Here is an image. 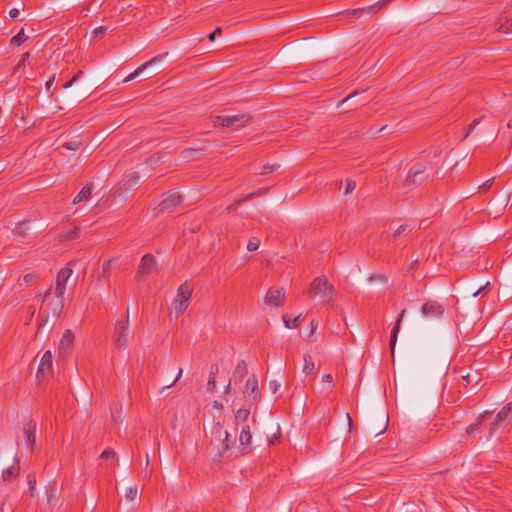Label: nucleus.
I'll use <instances>...</instances> for the list:
<instances>
[{
    "label": "nucleus",
    "instance_id": "1",
    "mask_svg": "<svg viewBox=\"0 0 512 512\" xmlns=\"http://www.w3.org/2000/svg\"><path fill=\"white\" fill-rule=\"evenodd\" d=\"M72 273H73L72 269H70L69 267H65V268L61 269L57 274L56 283H55L56 284L55 294L57 297V302L54 305V307H52V309H51L52 316L54 318H59L63 311L66 285H67V281L71 277Z\"/></svg>",
    "mask_w": 512,
    "mask_h": 512
},
{
    "label": "nucleus",
    "instance_id": "2",
    "mask_svg": "<svg viewBox=\"0 0 512 512\" xmlns=\"http://www.w3.org/2000/svg\"><path fill=\"white\" fill-rule=\"evenodd\" d=\"M333 291V286L325 276L316 277L308 289L311 297H319L323 303H328L332 300Z\"/></svg>",
    "mask_w": 512,
    "mask_h": 512
},
{
    "label": "nucleus",
    "instance_id": "3",
    "mask_svg": "<svg viewBox=\"0 0 512 512\" xmlns=\"http://www.w3.org/2000/svg\"><path fill=\"white\" fill-rule=\"evenodd\" d=\"M193 289L188 281L181 284L177 290V294L174 297L171 304V312H175L176 316H179L184 312L191 301Z\"/></svg>",
    "mask_w": 512,
    "mask_h": 512
},
{
    "label": "nucleus",
    "instance_id": "4",
    "mask_svg": "<svg viewBox=\"0 0 512 512\" xmlns=\"http://www.w3.org/2000/svg\"><path fill=\"white\" fill-rule=\"evenodd\" d=\"M129 324V309H127L125 317L117 320L114 327V345L119 349L125 348L128 344L130 334Z\"/></svg>",
    "mask_w": 512,
    "mask_h": 512
},
{
    "label": "nucleus",
    "instance_id": "5",
    "mask_svg": "<svg viewBox=\"0 0 512 512\" xmlns=\"http://www.w3.org/2000/svg\"><path fill=\"white\" fill-rule=\"evenodd\" d=\"M428 178L426 166L418 163L408 170L403 186L411 190L424 183Z\"/></svg>",
    "mask_w": 512,
    "mask_h": 512
},
{
    "label": "nucleus",
    "instance_id": "6",
    "mask_svg": "<svg viewBox=\"0 0 512 512\" xmlns=\"http://www.w3.org/2000/svg\"><path fill=\"white\" fill-rule=\"evenodd\" d=\"M252 117L246 114L232 116H217L213 121L215 126L240 128L248 125Z\"/></svg>",
    "mask_w": 512,
    "mask_h": 512
},
{
    "label": "nucleus",
    "instance_id": "7",
    "mask_svg": "<svg viewBox=\"0 0 512 512\" xmlns=\"http://www.w3.org/2000/svg\"><path fill=\"white\" fill-rule=\"evenodd\" d=\"M182 203V197L180 194L174 191H170L164 195L163 200L158 205L160 212H172Z\"/></svg>",
    "mask_w": 512,
    "mask_h": 512
},
{
    "label": "nucleus",
    "instance_id": "8",
    "mask_svg": "<svg viewBox=\"0 0 512 512\" xmlns=\"http://www.w3.org/2000/svg\"><path fill=\"white\" fill-rule=\"evenodd\" d=\"M212 437L222 442V448L219 450V455L222 456L224 452L230 449L234 441L230 440L228 431H224L220 423H216L211 431Z\"/></svg>",
    "mask_w": 512,
    "mask_h": 512
},
{
    "label": "nucleus",
    "instance_id": "9",
    "mask_svg": "<svg viewBox=\"0 0 512 512\" xmlns=\"http://www.w3.org/2000/svg\"><path fill=\"white\" fill-rule=\"evenodd\" d=\"M156 267L155 257L151 254H146L142 257L135 279L141 282L150 274Z\"/></svg>",
    "mask_w": 512,
    "mask_h": 512
},
{
    "label": "nucleus",
    "instance_id": "10",
    "mask_svg": "<svg viewBox=\"0 0 512 512\" xmlns=\"http://www.w3.org/2000/svg\"><path fill=\"white\" fill-rule=\"evenodd\" d=\"M244 394L248 395L252 405H258L261 401V394L258 391V379L255 375L249 376L244 387Z\"/></svg>",
    "mask_w": 512,
    "mask_h": 512
},
{
    "label": "nucleus",
    "instance_id": "11",
    "mask_svg": "<svg viewBox=\"0 0 512 512\" xmlns=\"http://www.w3.org/2000/svg\"><path fill=\"white\" fill-rule=\"evenodd\" d=\"M52 362V353L48 350L43 354L37 369L36 377L38 381H44L48 378L52 371Z\"/></svg>",
    "mask_w": 512,
    "mask_h": 512
},
{
    "label": "nucleus",
    "instance_id": "12",
    "mask_svg": "<svg viewBox=\"0 0 512 512\" xmlns=\"http://www.w3.org/2000/svg\"><path fill=\"white\" fill-rule=\"evenodd\" d=\"M285 302L284 288L271 287L265 296V304L273 307H280Z\"/></svg>",
    "mask_w": 512,
    "mask_h": 512
},
{
    "label": "nucleus",
    "instance_id": "13",
    "mask_svg": "<svg viewBox=\"0 0 512 512\" xmlns=\"http://www.w3.org/2000/svg\"><path fill=\"white\" fill-rule=\"evenodd\" d=\"M512 419V401L505 405L496 415L495 422L490 428L489 434L493 435L499 425L508 423Z\"/></svg>",
    "mask_w": 512,
    "mask_h": 512
},
{
    "label": "nucleus",
    "instance_id": "14",
    "mask_svg": "<svg viewBox=\"0 0 512 512\" xmlns=\"http://www.w3.org/2000/svg\"><path fill=\"white\" fill-rule=\"evenodd\" d=\"M421 312L426 317L439 318L444 313V307L438 301L430 300L422 305Z\"/></svg>",
    "mask_w": 512,
    "mask_h": 512
},
{
    "label": "nucleus",
    "instance_id": "15",
    "mask_svg": "<svg viewBox=\"0 0 512 512\" xmlns=\"http://www.w3.org/2000/svg\"><path fill=\"white\" fill-rule=\"evenodd\" d=\"M390 1L391 0H380L372 5L350 10L348 11V14L352 17H359L362 13L373 15L384 8Z\"/></svg>",
    "mask_w": 512,
    "mask_h": 512
},
{
    "label": "nucleus",
    "instance_id": "16",
    "mask_svg": "<svg viewBox=\"0 0 512 512\" xmlns=\"http://www.w3.org/2000/svg\"><path fill=\"white\" fill-rule=\"evenodd\" d=\"M168 55V53L159 54L149 61H146L142 65H140L133 73H131L128 77L125 78L124 82H129L136 78L140 73H142L144 70L148 69L149 67L154 66L155 64L162 61L163 58H165Z\"/></svg>",
    "mask_w": 512,
    "mask_h": 512
},
{
    "label": "nucleus",
    "instance_id": "17",
    "mask_svg": "<svg viewBox=\"0 0 512 512\" xmlns=\"http://www.w3.org/2000/svg\"><path fill=\"white\" fill-rule=\"evenodd\" d=\"M207 141H203L201 143V145L199 146H196V147H190V148H186L184 149L181 154H180V158L184 161V162H191V161H194L196 159H198L200 157V153L205 149V144H206Z\"/></svg>",
    "mask_w": 512,
    "mask_h": 512
},
{
    "label": "nucleus",
    "instance_id": "18",
    "mask_svg": "<svg viewBox=\"0 0 512 512\" xmlns=\"http://www.w3.org/2000/svg\"><path fill=\"white\" fill-rule=\"evenodd\" d=\"M23 431L28 446L30 449H33L36 442V423L32 420L25 422L23 424Z\"/></svg>",
    "mask_w": 512,
    "mask_h": 512
},
{
    "label": "nucleus",
    "instance_id": "19",
    "mask_svg": "<svg viewBox=\"0 0 512 512\" xmlns=\"http://www.w3.org/2000/svg\"><path fill=\"white\" fill-rule=\"evenodd\" d=\"M404 314H405V309H403L400 312V314L396 320V323L390 332L389 346H390V351H391V356H392L393 361H394V352H395V345H396V341H397V335L399 333L400 325H401Z\"/></svg>",
    "mask_w": 512,
    "mask_h": 512
},
{
    "label": "nucleus",
    "instance_id": "20",
    "mask_svg": "<svg viewBox=\"0 0 512 512\" xmlns=\"http://www.w3.org/2000/svg\"><path fill=\"white\" fill-rule=\"evenodd\" d=\"M266 190H267L266 188L260 189L258 191H255V192H252L250 194H247L243 198H240V199L234 201L232 204H230L229 206L226 207V212L227 213H231V212L235 211L240 204H242L243 202H246L248 200H251L254 197H257V196L261 195Z\"/></svg>",
    "mask_w": 512,
    "mask_h": 512
},
{
    "label": "nucleus",
    "instance_id": "21",
    "mask_svg": "<svg viewBox=\"0 0 512 512\" xmlns=\"http://www.w3.org/2000/svg\"><path fill=\"white\" fill-rule=\"evenodd\" d=\"M45 492L47 495L48 505L54 507L59 499L56 483H49L45 488Z\"/></svg>",
    "mask_w": 512,
    "mask_h": 512
},
{
    "label": "nucleus",
    "instance_id": "22",
    "mask_svg": "<svg viewBox=\"0 0 512 512\" xmlns=\"http://www.w3.org/2000/svg\"><path fill=\"white\" fill-rule=\"evenodd\" d=\"M248 373V367L244 360H241L237 363L234 372H233V380L235 383L241 382L244 377Z\"/></svg>",
    "mask_w": 512,
    "mask_h": 512
},
{
    "label": "nucleus",
    "instance_id": "23",
    "mask_svg": "<svg viewBox=\"0 0 512 512\" xmlns=\"http://www.w3.org/2000/svg\"><path fill=\"white\" fill-rule=\"evenodd\" d=\"M19 475V459H15V465L8 467L2 471V479L4 481H11Z\"/></svg>",
    "mask_w": 512,
    "mask_h": 512
},
{
    "label": "nucleus",
    "instance_id": "24",
    "mask_svg": "<svg viewBox=\"0 0 512 512\" xmlns=\"http://www.w3.org/2000/svg\"><path fill=\"white\" fill-rule=\"evenodd\" d=\"M92 195V184L87 183L81 191L75 196L73 204H78L83 200H88Z\"/></svg>",
    "mask_w": 512,
    "mask_h": 512
},
{
    "label": "nucleus",
    "instance_id": "25",
    "mask_svg": "<svg viewBox=\"0 0 512 512\" xmlns=\"http://www.w3.org/2000/svg\"><path fill=\"white\" fill-rule=\"evenodd\" d=\"M251 431L249 425L243 426L240 432L239 441L243 447H248L251 444Z\"/></svg>",
    "mask_w": 512,
    "mask_h": 512
},
{
    "label": "nucleus",
    "instance_id": "26",
    "mask_svg": "<svg viewBox=\"0 0 512 512\" xmlns=\"http://www.w3.org/2000/svg\"><path fill=\"white\" fill-rule=\"evenodd\" d=\"M490 415H491V413L489 411H486L483 414H481L479 416L477 422H475L467 427V434L471 435V434L478 432L481 428L483 420Z\"/></svg>",
    "mask_w": 512,
    "mask_h": 512
},
{
    "label": "nucleus",
    "instance_id": "27",
    "mask_svg": "<svg viewBox=\"0 0 512 512\" xmlns=\"http://www.w3.org/2000/svg\"><path fill=\"white\" fill-rule=\"evenodd\" d=\"M74 341V335L70 330H67L60 340V350L69 349Z\"/></svg>",
    "mask_w": 512,
    "mask_h": 512
},
{
    "label": "nucleus",
    "instance_id": "28",
    "mask_svg": "<svg viewBox=\"0 0 512 512\" xmlns=\"http://www.w3.org/2000/svg\"><path fill=\"white\" fill-rule=\"evenodd\" d=\"M301 314L294 317V318H291L289 315L285 314L283 315V321H284V324L287 328L289 329H292V328H297L300 324V319H301Z\"/></svg>",
    "mask_w": 512,
    "mask_h": 512
},
{
    "label": "nucleus",
    "instance_id": "29",
    "mask_svg": "<svg viewBox=\"0 0 512 512\" xmlns=\"http://www.w3.org/2000/svg\"><path fill=\"white\" fill-rule=\"evenodd\" d=\"M250 415V409L249 408H240L237 410L235 414V421L237 423L244 422L248 419Z\"/></svg>",
    "mask_w": 512,
    "mask_h": 512
},
{
    "label": "nucleus",
    "instance_id": "30",
    "mask_svg": "<svg viewBox=\"0 0 512 512\" xmlns=\"http://www.w3.org/2000/svg\"><path fill=\"white\" fill-rule=\"evenodd\" d=\"M30 224V222H22V223H18L16 225V227L14 228L13 230V235L14 236H19V237H25L26 236V230H27V226Z\"/></svg>",
    "mask_w": 512,
    "mask_h": 512
},
{
    "label": "nucleus",
    "instance_id": "31",
    "mask_svg": "<svg viewBox=\"0 0 512 512\" xmlns=\"http://www.w3.org/2000/svg\"><path fill=\"white\" fill-rule=\"evenodd\" d=\"M26 35L24 32V29H21L15 36L11 38V45L13 46H19L26 40Z\"/></svg>",
    "mask_w": 512,
    "mask_h": 512
},
{
    "label": "nucleus",
    "instance_id": "32",
    "mask_svg": "<svg viewBox=\"0 0 512 512\" xmlns=\"http://www.w3.org/2000/svg\"><path fill=\"white\" fill-rule=\"evenodd\" d=\"M38 279H39V275L36 272H31V273L25 274L22 278V281L25 286H31Z\"/></svg>",
    "mask_w": 512,
    "mask_h": 512
},
{
    "label": "nucleus",
    "instance_id": "33",
    "mask_svg": "<svg viewBox=\"0 0 512 512\" xmlns=\"http://www.w3.org/2000/svg\"><path fill=\"white\" fill-rule=\"evenodd\" d=\"M497 31L503 34L512 35V19L500 24L497 28Z\"/></svg>",
    "mask_w": 512,
    "mask_h": 512
},
{
    "label": "nucleus",
    "instance_id": "34",
    "mask_svg": "<svg viewBox=\"0 0 512 512\" xmlns=\"http://www.w3.org/2000/svg\"><path fill=\"white\" fill-rule=\"evenodd\" d=\"M315 369V364L312 361L310 355H304V367L303 371L309 373Z\"/></svg>",
    "mask_w": 512,
    "mask_h": 512
},
{
    "label": "nucleus",
    "instance_id": "35",
    "mask_svg": "<svg viewBox=\"0 0 512 512\" xmlns=\"http://www.w3.org/2000/svg\"><path fill=\"white\" fill-rule=\"evenodd\" d=\"M100 459L101 460H112V461L116 460V453L112 448H107L101 453Z\"/></svg>",
    "mask_w": 512,
    "mask_h": 512
},
{
    "label": "nucleus",
    "instance_id": "36",
    "mask_svg": "<svg viewBox=\"0 0 512 512\" xmlns=\"http://www.w3.org/2000/svg\"><path fill=\"white\" fill-rule=\"evenodd\" d=\"M260 246V239L258 237H251L247 243V250L250 252L256 251Z\"/></svg>",
    "mask_w": 512,
    "mask_h": 512
},
{
    "label": "nucleus",
    "instance_id": "37",
    "mask_svg": "<svg viewBox=\"0 0 512 512\" xmlns=\"http://www.w3.org/2000/svg\"><path fill=\"white\" fill-rule=\"evenodd\" d=\"M126 498L128 500H131V501H135L138 497V488L136 485L134 486H131L127 489L126 491V494H125Z\"/></svg>",
    "mask_w": 512,
    "mask_h": 512
},
{
    "label": "nucleus",
    "instance_id": "38",
    "mask_svg": "<svg viewBox=\"0 0 512 512\" xmlns=\"http://www.w3.org/2000/svg\"><path fill=\"white\" fill-rule=\"evenodd\" d=\"M494 180L495 178L492 177L488 180H486L484 183H482L479 187H478V191L480 193H486L492 186H493V183H494Z\"/></svg>",
    "mask_w": 512,
    "mask_h": 512
},
{
    "label": "nucleus",
    "instance_id": "39",
    "mask_svg": "<svg viewBox=\"0 0 512 512\" xmlns=\"http://www.w3.org/2000/svg\"><path fill=\"white\" fill-rule=\"evenodd\" d=\"M412 228H410L408 225H401L399 226L395 232L392 235L393 240H395L397 237L401 236L402 234L411 231Z\"/></svg>",
    "mask_w": 512,
    "mask_h": 512
},
{
    "label": "nucleus",
    "instance_id": "40",
    "mask_svg": "<svg viewBox=\"0 0 512 512\" xmlns=\"http://www.w3.org/2000/svg\"><path fill=\"white\" fill-rule=\"evenodd\" d=\"M87 94V90L76 91L72 95H70V97L72 98V102H79L82 99H85L87 97Z\"/></svg>",
    "mask_w": 512,
    "mask_h": 512
},
{
    "label": "nucleus",
    "instance_id": "41",
    "mask_svg": "<svg viewBox=\"0 0 512 512\" xmlns=\"http://www.w3.org/2000/svg\"><path fill=\"white\" fill-rule=\"evenodd\" d=\"M280 165L279 164H265L261 167V171L259 172L260 174H267V173H271L273 171H276L277 169H279Z\"/></svg>",
    "mask_w": 512,
    "mask_h": 512
},
{
    "label": "nucleus",
    "instance_id": "42",
    "mask_svg": "<svg viewBox=\"0 0 512 512\" xmlns=\"http://www.w3.org/2000/svg\"><path fill=\"white\" fill-rule=\"evenodd\" d=\"M81 142L78 140L67 141L63 143V147L67 150H77L81 146Z\"/></svg>",
    "mask_w": 512,
    "mask_h": 512
},
{
    "label": "nucleus",
    "instance_id": "43",
    "mask_svg": "<svg viewBox=\"0 0 512 512\" xmlns=\"http://www.w3.org/2000/svg\"><path fill=\"white\" fill-rule=\"evenodd\" d=\"M27 482H28V485H29V489L31 491V496H33V491L36 488V476H35L34 473H29L27 475Z\"/></svg>",
    "mask_w": 512,
    "mask_h": 512
},
{
    "label": "nucleus",
    "instance_id": "44",
    "mask_svg": "<svg viewBox=\"0 0 512 512\" xmlns=\"http://www.w3.org/2000/svg\"><path fill=\"white\" fill-rule=\"evenodd\" d=\"M107 32L106 26H99L93 30V37L98 39L102 38Z\"/></svg>",
    "mask_w": 512,
    "mask_h": 512
},
{
    "label": "nucleus",
    "instance_id": "45",
    "mask_svg": "<svg viewBox=\"0 0 512 512\" xmlns=\"http://www.w3.org/2000/svg\"><path fill=\"white\" fill-rule=\"evenodd\" d=\"M82 75H83V72H82V71H78V72H77V74H76V75H74V76H73V78H72L70 81L66 82V83L63 85V87H64L65 89H68V88L72 87V86H73V85H74V84L79 80V78H80Z\"/></svg>",
    "mask_w": 512,
    "mask_h": 512
},
{
    "label": "nucleus",
    "instance_id": "46",
    "mask_svg": "<svg viewBox=\"0 0 512 512\" xmlns=\"http://www.w3.org/2000/svg\"><path fill=\"white\" fill-rule=\"evenodd\" d=\"M355 188H356L355 181H353L352 179H346V187H345L344 194L352 193Z\"/></svg>",
    "mask_w": 512,
    "mask_h": 512
},
{
    "label": "nucleus",
    "instance_id": "47",
    "mask_svg": "<svg viewBox=\"0 0 512 512\" xmlns=\"http://www.w3.org/2000/svg\"><path fill=\"white\" fill-rule=\"evenodd\" d=\"M112 261H113V260H108V261H105V262L102 264V273H103V277H104V278H106V279L109 277V269H110V267H111Z\"/></svg>",
    "mask_w": 512,
    "mask_h": 512
},
{
    "label": "nucleus",
    "instance_id": "48",
    "mask_svg": "<svg viewBox=\"0 0 512 512\" xmlns=\"http://www.w3.org/2000/svg\"><path fill=\"white\" fill-rule=\"evenodd\" d=\"M30 54L29 52H26L22 55L21 59L17 63L15 69L18 70L20 67L25 66L27 61L29 60Z\"/></svg>",
    "mask_w": 512,
    "mask_h": 512
},
{
    "label": "nucleus",
    "instance_id": "49",
    "mask_svg": "<svg viewBox=\"0 0 512 512\" xmlns=\"http://www.w3.org/2000/svg\"><path fill=\"white\" fill-rule=\"evenodd\" d=\"M488 286H489V283H486V285L480 287L476 292H474L473 296L477 297L479 295L483 296V295L487 294L489 291Z\"/></svg>",
    "mask_w": 512,
    "mask_h": 512
},
{
    "label": "nucleus",
    "instance_id": "50",
    "mask_svg": "<svg viewBox=\"0 0 512 512\" xmlns=\"http://www.w3.org/2000/svg\"><path fill=\"white\" fill-rule=\"evenodd\" d=\"M216 388V378L209 377L208 383H207V390L210 392H213Z\"/></svg>",
    "mask_w": 512,
    "mask_h": 512
},
{
    "label": "nucleus",
    "instance_id": "51",
    "mask_svg": "<svg viewBox=\"0 0 512 512\" xmlns=\"http://www.w3.org/2000/svg\"><path fill=\"white\" fill-rule=\"evenodd\" d=\"M280 388V383H278L276 380H272L269 382V389L272 391V393H276Z\"/></svg>",
    "mask_w": 512,
    "mask_h": 512
},
{
    "label": "nucleus",
    "instance_id": "52",
    "mask_svg": "<svg viewBox=\"0 0 512 512\" xmlns=\"http://www.w3.org/2000/svg\"><path fill=\"white\" fill-rule=\"evenodd\" d=\"M79 229L77 227H74L73 230L69 231L66 235V238L68 240H73L78 236Z\"/></svg>",
    "mask_w": 512,
    "mask_h": 512
},
{
    "label": "nucleus",
    "instance_id": "53",
    "mask_svg": "<svg viewBox=\"0 0 512 512\" xmlns=\"http://www.w3.org/2000/svg\"><path fill=\"white\" fill-rule=\"evenodd\" d=\"M51 292H52V286L49 287V289L46 291V293L43 296L37 295L36 298L43 303V302H45L48 299V297L50 296Z\"/></svg>",
    "mask_w": 512,
    "mask_h": 512
},
{
    "label": "nucleus",
    "instance_id": "54",
    "mask_svg": "<svg viewBox=\"0 0 512 512\" xmlns=\"http://www.w3.org/2000/svg\"><path fill=\"white\" fill-rule=\"evenodd\" d=\"M222 32L221 27H217L212 33L209 34L208 38L211 42L215 40L216 35H220Z\"/></svg>",
    "mask_w": 512,
    "mask_h": 512
},
{
    "label": "nucleus",
    "instance_id": "55",
    "mask_svg": "<svg viewBox=\"0 0 512 512\" xmlns=\"http://www.w3.org/2000/svg\"><path fill=\"white\" fill-rule=\"evenodd\" d=\"M482 121V117L480 118H477L475 119L469 126H468V130L469 132H472L474 130V128L479 125Z\"/></svg>",
    "mask_w": 512,
    "mask_h": 512
},
{
    "label": "nucleus",
    "instance_id": "56",
    "mask_svg": "<svg viewBox=\"0 0 512 512\" xmlns=\"http://www.w3.org/2000/svg\"><path fill=\"white\" fill-rule=\"evenodd\" d=\"M219 371V367L217 364H213L210 368V375L209 377H214L216 378V374L218 373Z\"/></svg>",
    "mask_w": 512,
    "mask_h": 512
},
{
    "label": "nucleus",
    "instance_id": "57",
    "mask_svg": "<svg viewBox=\"0 0 512 512\" xmlns=\"http://www.w3.org/2000/svg\"><path fill=\"white\" fill-rule=\"evenodd\" d=\"M322 381L331 384L333 382V377L331 374H324L322 376Z\"/></svg>",
    "mask_w": 512,
    "mask_h": 512
},
{
    "label": "nucleus",
    "instance_id": "58",
    "mask_svg": "<svg viewBox=\"0 0 512 512\" xmlns=\"http://www.w3.org/2000/svg\"><path fill=\"white\" fill-rule=\"evenodd\" d=\"M139 183V177L134 176L132 179L129 180L128 185L129 187L135 186Z\"/></svg>",
    "mask_w": 512,
    "mask_h": 512
},
{
    "label": "nucleus",
    "instance_id": "59",
    "mask_svg": "<svg viewBox=\"0 0 512 512\" xmlns=\"http://www.w3.org/2000/svg\"><path fill=\"white\" fill-rule=\"evenodd\" d=\"M19 13H20L19 10L16 8H13L9 11V15L11 18H17Z\"/></svg>",
    "mask_w": 512,
    "mask_h": 512
},
{
    "label": "nucleus",
    "instance_id": "60",
    "mask_svg": "<svg viewBox=\"0 0 512 512\" xmlns=\"http://www.w3.org/2000/svg\"><path fill=\"white\" fill-rule=\"evenodd\" d=\"M317 327H318V323L315 322V321H311V332H310V335H312L316 331Z\"/></svg>",
    "mask_w": 512,
    "mask_h": 512
},
{
    "label": "nucleus",
    "instance_id": "61",
    "mask_svg": "<svg viewBox=\"0 0 512 512\" xmlns=\"http://www.w3.org/2000/svg\"><path fill=\"white\" fill-rule=\"evenodd\" d=\"M358 94H359V92H357V91H355V92L351 93V94H350V95H348L345 99H343V100H342V103L349 101L351 98H353L354 96H356V95H358Z\"/></svg>",
    "mask_w": 512,
    "mask_h": 512
},
{
    "label": "nucleus",
    "instance_id": "62",
    "mask_svg": "<svg viewBox=\"0 0 512 512\" xmlns=\"http://www.w3.org/2000/svg\"><path fill=\"white\" fill-rule=\"evenodd\" d=\"M176 422H177V415L175 414V415L173 416V418H172V421H171V427H172V429H176V426H177Z\"/></svg>",
    "mask_w": 512,
    "mask_h": 512
},
{
    "label": "nucleus",
    "instance_id": "63",
    "mask_svg": "<svg viewBox=\"0 0 512 512\" xmlns=\"http://www.w3.org/2000/svg\"><path fill=\"white\" fill-rule=\"evenodd\" d=\"M182 372H183V371H182V369L180 368V369H179V371H178V374H177V376H176V378H175V380L173 381V383H172L171 385L175 384V383H176V382L181 378V376H182Z\"/></svg>",
    "mask_w": 512,
    "mask_h": 512
},
{
    "label": "nucleus",
    "instance_id": "64",
    "mask_svg": "<svg viewBox=\"0 0 512 512\" xmlns=\"http://www.w3.org/2000/svg\"><path fill=\"white\" fill-rule=\"evenodd\" d=\"M53 82H54V77H52L51 79H49L47 82H46V88L49 90L51 88V86L53 85Z\"/></svg>",
    "mask_w": 512,
    "mask_h": 512
}]
</instances>
